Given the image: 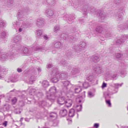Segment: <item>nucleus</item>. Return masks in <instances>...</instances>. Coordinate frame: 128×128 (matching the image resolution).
<instances>
[{
  "mask_svg": "<svg viewBox=\"0 0 128 128\" xmlns=\"http://www.w3.org/2000/svg\"><path fill=\"white\" fill-rule=\"evenodd\" d=\"M12 46H11V48L9 50V52L8 53L2 54L1 52L0 54V60L1 61H3L6 60L8 59L10 60H13L15 58V50L12 49Z\"/></svg>",
  "mask_w": 128,
  "mask_h": 128,
  "instance_id": "f257e3e1",
  "label": "nucleus"
},
{
  "mask_svg": "<svg viewBox=\"0 0 128 128\" xmlns=\"http://www.w3.org/2000/svg\"><path fill=\"white\" fill-rule=\"evenodd\" d=\"M63 88L61 91L62 95H67L72 91L71 88L72 85L68 80L62 82Z\"/></svg>",
  "mask_w": 128,
  "mask_h": 128,
  "instance_id": "f03ea898",
  "label": "nucleus"
},
{
  "mask_svg": "<svg viewBox=\"0 0 128 128\" xmlns=\"http://www.w3.org/2000/svg\"><path fill=\"white\" fill-rule=\"evenodd\" d=\"M17 47V49L15 52V54L16 52H18L22 56H30L32 53V51L30 49H28L26 47H24L22 45H20Z\"/></svg>",
  "mask_w": 128,
  "mask_h": 128,
  "instance_id": "7ed1b4c3",
  "label": "nucleus"
},
{
  "mask_svg": "<svg viewBox=\"0 0 128 128\" xmlns=\"http://www.w3.org/2000/svg\"><path fill=\"white\" fill-rule=\"evenodd\" d=\"M58 93L56 92V88L55 86L51 87L48 92L46 93L47 98L50 100H53L57 96Z\"/></svg>",
  "mask_w": 128,
  "mask_h": 128,
  "instance_id": "20e7f679",
  "label": "nucleus"
},
{
  "mask_svg": "<svg viewBox=\"0 0 128 128\" xmlns=\"http://www.w3.org/2000/svg\"><path fill=\"white\" fill-rule=\"evenodd\" d=\"M50 81L53 83H56L59 80V75L58 69L55 68L53 70L51 73Z\"/></svg>",
  "mask_w": 128,
  "mask_h": 128,
  "instance_id": "39448f33",
  "label": "nucleus"
},
{
  "mask_svg": "<svg viewBox=\"0 0 128 128\" xmlns=\"http://www.w3.org/2000/svg\"><path fill=\"white\" fill-rule=\"evenodd\" d=\"M21 41V36L20 35H17L14 37L13 40V42L16 44V45H11L10 46V48H11V46H13L12 49L15 50V52L16 51V50L17 49V47L20 45H22L20 43Z\"/></svg>",
  "mask_w": 128,
  "mask_h": 128,
  "instance_id": "423d86ee",
  "label": "nucleus"
},
{
  "mask_svg": "<svg viewBox=\"0 0 128 128\" xmlns=\"http://www.w3.org/2000/svg\"><path fill=\"white\" fill-rule=\"evenodd\" d=\"M24 74L26 76H28V78L26 80L28 83L30 84H32L36 78L35 76L34 75V74H30V71L27 70L25 71Z\"/></svg>",
  "mask_w": 128,
  "mask_h": 128,
  "instance_id": "0eeeda50",
  "label": "nucleus"
},
{
  "mask_svg": "<svg viewBox=\"0 0 128 128\" xmlns=\"http://www.w3.org/2000/svg\"><path fill=\"white\" fill-rule=\"evenodd\" d=\"M61 37L64 40H68L70 42H74L77 40V38L73 34L70 35L68 36V35L67 34L63 33L62 34Z\"/></svg>",
  "mask_w": 128,
  "mask_h": 128,
  "instance_id": "6e6552de",
  "label": "nucleus"
},
{
  "mask_svg": "<svg viewBox=\"0 0 128 128\" xmlns=\"http://www.w3.org/2000/svg\"><path fill=\"white\" fill-rule=\"evenodd\" d=\"M28 90L29 92V94L31 95H34L36 94L38 96H41L42 95V94L40 92H38V94H37L38 92V90H36L35 88H33L32 87H30L28 88Z\"/></svg>",
  "mask_w": 128,
  "mask_h": 128,
  "instance_id": "1a4fd4ad",
  "label": "nucleus"
},
{
  "mask_svg": "<svg viewBox=\"0 0 128 128\" xmlns=\"http://www.w3.org/2000/svg\"><path fill=\"white\" fill-rule=\"evenodd\" d=\"M23 12L22 11H19L18 13L17 17L18 19V21H16V23H14V24L17 25H19L21 23L20 22H22L23 20H24V18L22 17L23 16Z\"/></svg>",
  "mask_w": 128,
  "mask_h": 128,
  "instance_id": "9d476101",
  "label": "nucleus"
},
{
  "mask_svg": "<svg viewBox=\"0 0 128 128\" xmlns=\"http://www.w3.org/2000/svg\"><path fill=\"white\" fill-rule=\"evenodd\" d=\"M75 18L74 16L72 15H70L69 17V15L66 14L63 16L64 19L65 20H67L69 24H71L72 22Z\"/></svg>",
  "mask_w": 128,
  "mask_h": 128,
  "instance_id": "9b49d317",
  "label": "nucleus"
},
{
  "mask_svg": "<svg viewBox=\"0 0 128 128\" xmlns=\"http://www.w3.org/2000/svg\"><path fill=\"white\" fill-rule=\"evenodd\" d=\"M94 73L98 75L101 74L104 72V70L102 67L99 66H96L93 69Z\"/></svg>",
  "mask_w": 128,
  "mask_h": 128,
  "instance_id": "f8f14e48",
  "label": "nucleus"
},
{
  "mask_svg": "<svg viewBox=\"0 0 128 128\" xmlns=\"http://www.w3.org/2000/svg\"><path fill=\"white\" fill-rule=\"evenodd\" d=\"M120 12H118L116 16V17L118 18V20H121L122 19L123 16L124 15V8H120Z\"/></svg>",
  "mask_w": 128,
  "mask_h": 128,
  "instance_id": "ddd939ff",
  "label": "nucleus"
},
{
  "mask_svg": "<svg viewBox=\"0 0 128 128\" xmlns=\"http://www.w3.org/2000/svg\"><path fill=\"white\" fill-rule=\"evenodd\" d=\"M95 13L96 14L97 16L100 17L101 20L100 21L101 22H103L102 20H104L106 17V15L105 13L103 12H102L100 10H98L95 11Z\"/></svg>",
  "mask_w": 128,
  "mask_h": 128,
  "instance_id": "4468645a",
  "label": "nucleus"
},
{
  "mask_svg": "<svg viewBox=\"0 0 128 128\" xmlns=\"http://www.w3.org/2000/svg\"><path fill=\"white\" fill-rule=\"evenodd\" d=\"M85 8L83 9V14H85V16H86L87 15V11L88 12H94V11L95 10L94 8H93L91 9V7H89L87 5L85 6Z\"/></svg>",
  "mask_w": 128,
  "mask_h": 128,
  "instance_id": "2eb2a0df",
  "label": "nucleus"
},
{
  "mask_svg": "<svg viewBox=\"0 0 128 128\" xmlns=\"http://www.w3.org/2000/svg\"><path fill=\"white\" fill-rule=\"evenodd\" d=\"M56 3V0H44L43 2L44 4L50 6L54 5Z\"/></svg>",
  "mask_w": 128,
  "mask_h": 128,
  "instance_id": "dca6fc26",
  "label": "nucleus"
},
{
  "mask_svg": "<svg viewBox=\"0 0 128 128\" xmlns=\"http://www.w3.org/2000/svg\"><path fill=\"white\" fill-rule=\"evenodd\" d=\"M72 86L71 88L72 91L71 92L74 91L75 93H78L81 91L82 88L80 86L76 85L74 86L72 85Z\"/></svg>",
  "mask_w": 128,
  "mask_h": 128,
  "instance_id": "f3484780",
  "label": "nucleus"
},
{
  "mask_svg": "<svg viewBox=\"0 0 128 128\" xmlns=\"http://www.w3.org/2000/svg\"><path fill=\"white\" fill-rule=\"evenodd\" d=\"M56 97L58 98L57 100V102L59 104L62 105L65 103L66 99L64 96L60 97V96H57Z\"/></svg>",
  "mask_w": 128,
  "mask_h": 128,
  "instance_id": "a211bd4d",
  "label": "nucleus"
},
{
  "mask_svg": "<svg viewBox=\"0 0 128 128\" xmlns=\"http://www.w3.org/2000/svg\"><path fill=\"white\" fill-rule=\"evenodd\" d=\"M85 91H84L80 96L76 98V101L77 102L80 103L81 102H84V98L85 97Z\"/></svg>",
  "mask_w": 128,
  "mask_h": 128,
  "instance_id": "6ab92c4d",
  "label": "nucleus"
},
{
  "mask_svg": "<svg viewBox=\"0 0 128 128\" xmlns=\"http://www.w3.org/2000/svg\"><path fill=\"white\" fill-rule=\"evenodd\" d=\"M128 38V35H124L122 36V38L120 40H118L116 42V44H121L122 43L124 42V40H126Z\"/></svg>",
  "mask_w": 128,
  "mask_h": 128,
  "instance_id": "aec40b11",
  "label": "nucleus"
},
{
  "mask_svg": "<svg viewBox=\"0 0 128 128\" xmlns=\"http://www.w3.org/2000/svg\"><path fill=\"white\" fill-rule=\"evenodd\" d=\"M59 79L62 80L66 79L68 77V74L66 72H62L60 73H59Z\"/></svg>",
  "mask_w": 128,
  "mask_h": 128,
  "instance_id": "412c9836",
  "label": "nucleus"
},
{
  "mask_svg": "<svg viewBox=\"0 0 128 128\" xmlns=\"http://www.w3.org/2000/svg\"><path fill=\"white\" fill-rule=\"evenodd\" d=\"M36 23L38 26L40 27L44 25V20L42 18H39L37 20Z\"/></svg>",
  "mask_w": 128,
  "mask_h": 128,
  "instance_id": "4be33fe9",
  "label": "nucleus"
},
{
  "mask_svg": "<svg viewBox=\"0 0 128 128\" xmlns=\"http://www.w3.org/2000/svg\"><path fill=\"white\" fill-rule=\"evenodd\" d=\"M88 60H92L95 62H98L100 60V58L98 56L94 55L88 58Z\"/></svg>",
  "mask_w": 128,
  "mask_h": 128,
  "instance_id": "5701e85b",
  "label": "nucleus"
},
{
  "mask_svg": "<svg viewBox=\"0 0 128 128\" xmlns=\"http://www.w3.org/2000/svg\"><path fill=\"white\" fill-rule=\"evenodd\" d=\"M114 2L116 5L120 6L125 5L126 4L124 0H114Z\"/></svg>",
  "mask_w": 128,
  "mask_h": 128,
  "instance_id": "b1692460",
  "label": "nucleus"
},
{
  "mask_svg": "<svg viewBox=\"0 0 128 128\" xmlns=\"http://www.w3.org/2000/svg\"><path fill=\"white\" fill-rule=\"evenodd\" d=\"M45 13L46 15L48 17H50L54 14V12L50 9H48L45 11Z\"/></svg>",
  "mask_w": 128,
  "mask_h": 128,
  "instance_id": "393cba45",
  "label": "nucleus"
},
{
  "mask_svg": "<svg viewBox=\"0 0 128 128\" xmlns=\"http://www.w3.org/2000/svg\"><path fill=\"white\" fill-rule=\"evenodd\" d=\"M54 47L57 49H58L62 48V45L59 42L55 41L53 43Z\"/></svg>",
  "mask_w": 128,
  "mask_h": 128,
  "instance_id": "a878e982",
  "label": "nucleus"
},
{
  "mask_svg": "<svg viewBox=\"0 0 128 128\" xmlns=\"http://www.w3.org/2000/svg\"><path fill=\"white\" fill-rule=\"evenodd\" d=\"M79 44H75L72 47V49L77 52H79L82 51Z\"/></svg>",
  "mask_w": 128,
  "mask_h": 128,
  "instance_id": "bb28decb",
  "label": "nucleus"
},
{
  "mask_svg": "<svg viewBox=\"0 0 128 128\" xmlns=\"http://www.w3.org/2000/svg\"><path fill=\"white\" fill-rule=\"evenodd\" d=\"M96 30L99 33H104L106 31L104 27L102 25L97 26L96 28Z\"/></svg>",
  "mask_w": 128,
  "mask_h": 128,
  "instance_id": "cd10ccee",
  "label": "nucleus"
},
{
  "mask_svg": "<svg viewBox=\"0 0 128 128\" xmlns=\"http://www.w3.org/2000/svg\"><path fill=\"white\" fill-rule=\"evenodd\" d=\"M80 70L77 68H73L71 72L72 75H78L80 74Z\"/></svg>",
  "mask_w": 128,
  "mask_h": 128,
  "instance_id": "c85d7f7f",
  "label": "nucleus"
},
{
  "mask_svg": "<svg viewBox=\"0 0 128 128\" xmlns=\"http://www.w3.org/2000/svg\"><path fill=\"white\" fill-rule=\"evenodd\" d=\"M0 2H4L8 6H12L13 2V1L12 0H0Z\"/></svg>",
  "mask_w": 128,
  "mask_h": 128,
  "instance_id": "c756f323",
  "label": "nucleus"
},
{
  "mask_svg": "<svg viewBox=\"0 0 128 128\" xmlns=\"http://www.w3.org/2000/svg\"><path fill=\"white\" fill-rule=\"evenodd\" d=\"M57 117V114L56 112H52L50 113L48 116V118L50 120L54 118H55Z\"/></svg>",
  "mask_w": 128,
  "mask_h": 128,
  "instance_id": "7c9ffc66",
  "label": "nucleus"
},
{
  "mask_svg": "<svg viewBox=\"0 0 128 128\" xmlns=\"http://www.w3.org/2000/svg\"><path fill=\"white\" fill-rule=\"evenodd\" d=\"M113 93L112 92L108 93V92H105L104 93V96L106 100H110L111 98L110 96L113 94Z\"/></svg>",
  "mask_w": 128,
  "mask_h": 128,
  "instance_id": "2f4dec72",
  "label": "nucleus"
},
{
  "mask_svg": "<svg viewBox=\"0 0 128 128\" xmlns=\"http://www.w3.org/2000/svg\"><path fill=\"white\" fill-rule=\"evenodd\" d=\"M73 107L77 112H78L81 110L82 108V105L81 104L79 105L78 104H74Z\"/></svg>",
  "mask_w": 128,
  "mask_h": 128,
  "instance_id": "473e14b6",
  "label": "nucleus"
},
{
  "mask_svg": "<svg viewBox=\"0 0 128 128\" xmlns=\"http://www.w3.org/2000/svg\"><path fill=\"white\" fill-rule=\"evenodd\" d=\"M118 29L127 30L128 29V23H126L124 25H120L118 26Z\"/></svg>",
  "mask_w": 128,
  "mask_h": 128,
  "instance_id": "72a5a7b5",
  "label": "nucleus"
},
{
  "mask_svg": "<svg viewBox=\"0 0 128 128\" xmlns=\"http://www.w3.org/2000/svg\"><path fill=\"white\" fill-rule=\"evenodd\" d=\"M65 104L66 106L68 108L70 107L72 104V100L70 99H66Z\"/></svg>",
  "mask_w": 128,
  "mask_h": 128,
  "instance_id": "f704fd0d",
  "label": "nucleus"
},
{
  "mask_svg": "<svg viewBox=\"0 0 128 128\" xmlns=\"http://www.w3.org/2000/svg\"><path fill=\"white\" fill-rule=\"evenodd\" d=\"M60 115L62 117H64L66 116L67 114V110L64 108H63L60 110Z\"/></svg>",
  "mask_w": 128,
  "mask_h": 128,
  "instance_id": "c9c22d12",
  "label": "nucleus"
},
{
  "mask_svg": "<svg viewBox=\"0 0 128 128\" xmlns=\"http://www.w3.org/2000/svg\"><path fill=\"white\" fill-rule=\"evenodd\" d=\"M46 48L41 47H37L34 49V51H38L42 52L46 51Z\"/></svg>",
  "mask_w": 128,
  "mask_h": 128,
  "instance_id": "e433bc0d",
  "label": "nucleus"
},
{
  "mask_svg": "<svg viewBox=\"0 0 128 128\" xmlns=\"http://www.w3.org/2000/svg\"><path fill=\"white\" fill-rule=\"evenodd\" d=\"M42 34V31L40 30H37L35 32L36 36L38 38H40L41 37Z\"/></svg>",
  "mask_w": 128,
  "mask_h": 128,
  "instance_id": "4c0bfd02",
  "label": "nucleus"
},
{
  "mask_svg": "<svg viewBox=\"0 0 128 128\" xmlns=\"http://www.w3.org/2000/svg\"><path fill=\"white\" fill-rule=\"evenodd\" d=\"M60 65L64 66H66L68 65V63L64 60H61L59 63Z\"/></svg>",
  "mask_w": 128,
  "mask_h": 128,
  "instance_id": "58836bf2",
  "label": "nucleus"
},
{
  "mask_svg": "<svg viewBox=\"0 0 128 128\" xmlns=\"http://www.w3.org/2000/svg\"><path fill=\"white\" fill-rule=\"evenodd\" d=\"M31 24L29 23L26 22H23L22 24L21 27L22 28H26L29 27L31 26Z\"/></svg>",
  "mask_w": 128,
  "mask_h": 128,
  "instance_id": "ea45409f",
  "label": "nucleus"
},
{
  "mask_svg": "<svg viewBox=\"0 0 128 128\" xmlns=\"http://www.w3.org/2000/svg\"><path fill=\"white\" fill-rule=\"evenodd\" d=\"M79 45L82 50L84 49L86 47V44L84 42H81Z\"/></svg>",
  "mask_w": 128,
  "mask_h": 128,
  "instance_id": "a19ab883",
  "label": "nucleus"
},
{
  "mask_svg": "<svg viewBox=\"0 0 128 128\" xmlns=\"http://www.w3.org/2000/svg\"><path fill=\"white\" fill-rule=\"evenodd\" d=\"M75 114V110L73 108L70 110L68 114L70 117H72L74 116Z\"/></svg>",
  "mask_w": 128,
  "mask_h": 128,
  "instance_id": "79ce46f5",
  "label": "nucleus"
},
{
  "mask_svg": "<svg viewBox=\"0 0 128 128\" xmlns=\"http://www.w3.org/2000/svg\"><path fill=\"white\" fill-rule=\"evenodd\" d=\"M42 84V86L44 88H46L49 85L48 82L46 80H44Z\"/></svg>",
  "mask_w": 128,
  "mask_h": 128,
  "instance_id": "37998d69",
  "label": "nucleus"
},
{
  "mask_svg": "<svg viewBox=\"0 0 128 128\" xmlns=\"http://www.w3.org/2000/svg\"><path fill=\"white\" fill-rule=\"evenodd\" d=\"M6 24V22L2 19H0V27H3L5 26Z\"/></svg>",
  "mask_w": 128,
  "mask_h": 128,
  "instance_id": "c03bdc74",
  "label": "nucleus"
},
{
  "mask_svg": "<svg viewBox=\"0 0 128 128\" xmlns=\"http://www.w3.org/2000/svg\"><path fill=\"white\" fill-rule=\"evenodd\" d=\"M39 106L40 107H43L46 105L47 103L46 102L44 101L40 102L38 103Z\"/></svg>",
  "mask_w": 128,
  "mask_h": 128,
  "instance_id": "a18cd8bd",
  "label": "nucleus"
},
{
  "mask_svg": "<svg viewBox=\"0 0 128 128\" xmlns=\"http://www.w3.org/2000/svg\"><path fill=\"white\" fill-rule=\"evenodd\" d=\"M86 79L89 82H92L94 80V78L93 75H90Z\"/></svg>",
  "mask_w": 128,
  "mask_h": 128,
  "instance_id": "49530a36",
  "label": "nucleus"
},
{
  "mask_svg": "<svg viewBox=\"0 0 128 128\" xmlns=\"http://www.w3.org/2000/svg\"><path fill=\"white\" fill-rule=\"evenodd\" d=\"M60 29V26L56 25L54 27V31L55 32H57Z\"/></svg>",
  "mask_w": 128,
  "mask_h": 128,
  "instance_id": "de8ad7c7",
  "label": "nucleus"
},
{
  "mask_svg": "<svg viewBox=\"0 0 128 128\" xmlns=\"http://www.w3.org/2000/svg\"><path fill=\"white\" fill-rule=\"evenodd\" d=\"M95 94L91 91H89L88 93V97L91 98L94 97V96Z\"/></svg>",
  "mask_w": 128,
  "mask_h": 128,
  "instance_id": "09e8293b",
  "label": "nucleus"
},
{
  "mask_svg": "<svg viewBox=\"0 0 128 128\" xmlns=\"http://www.w3.org/2000/svg\"><path fill=\"white\" fill-rule=\"evenodd\" d=\"M7 34V33L6 31H3L0 34L1 37L2 38H5L6 37Z\"/></svg>",
  "mask_w": 128,
  "mask_h": 128,
  "instance_id": "8fccbe9b",
  "label": "nucleus"
},
{
  "mask_svg": "<svg viewBox=\"0 0 128 128\" xmlns=\"http://www.w3.org/2000/svg\"><path fill=\"white\" fill-rule=\"evenodd\" d=\"M10 81H8V82H15L17 81V80L16 78H10Z\"/></svg>",
  "mask_w": 128,
  "mask_h": 128,
  "instance_id": "3c124183",
  "label": "nucleus"
},
{
  "mask_svg": "<svg viewBox=\"0 0 128 128\" xmlns=\"http://www.w3.org/2000/svg\"><path fill=\"white\" fill-rule=\"evenodd\" d=\"M82 86L86 88H87L89 86L88 83L87 82H85L83 84H82Z\"/></svg>",
  "mask_w": 128,
  "mask_h": 128,
  "instance_id": "603ef678",
  "label": "nucleus"
},
{
  "mask_svg": "<svg viewBox=\"0 0 128 128\" xmlns=\"http://www.w3.org/2000/svg\"><path fill=\"white\" fill-rule=\"evenodd\" d=\"M114 56L117 59H118L121 58L122 54L120 53H117L115 54V55H114Z\"/></svg>",
  "mask_w": 128,
  "mask_h": 128,
  "instance_id": "864d4df0",
  "label": "nucleus"
},
{
  "mask_svg": "<svg viewBox=\"0 0 128 128\" xmlns=\"http://www.w3.org/2000/svg\"><path fill=\"white\" fill-rule=\"evenodd\" d=\"M106 104L108 105V107H111V104L110 100H106Z\"/></svg>",
  "mask_w": 128,
  "mask_h": 128,
  "instance_id": "5fc2aeb1",
  "label": "nucleus"
},
{
  "mask_svg": "<svg viewBox=\"0 0 128 128\" xmlns=\"http://www.w3.org/2000/svg\"><path fill=\"white\" fill-rule=\"evenodd\" d=\"M17 99L16 98H14L11 100L12 103V104H14L16 102Z\"/></svg>",
  "mask_w": 128,
  "mask_h": 128,
  "instance_id": "6e6d98bb",
  "label": "nucleus"
},
{
  "mask_svg": "<svg viewBox=\"0 0 128 128\" xmlns=\"http://www.w3.org/2000/svg\"><path fill=\"white\" fill-rule=\"evenodd\" d=\"M117 78V75L116 74H114L112 76L110 79L111 80H116Z\"/></svg>",
  "mask_w": 128,
  "mask_h": 128,
  "instance_id": "4d7b16f0",
  "label": "nucleus"
},
{
  "mask_svg": "<svg viewBox=\"0 0 128 128\" xmlns=\"http://www.w3.org/2000/svg\"><path fill=\"white\" fill-rule=\"evenodd\" d=\"M122 84H114V86L116 88H118V87H120L122 86Z\"/></svg>",
  "mask_w": 128,
  "mask_h": 128,
  "instance_id": "13d9d810",
  "label": "nucleus"
},
{
  "mask_svg": "<svg viewBox=\"0 0 128 128\" xmlns=\"http://www.w3.org/2000/svg\"><path fill=\"white\" fill-rule=\"evenodd\" d=\"M43 38L44 39L48 41L49 40L50 38L46 35L45 34L43 36Z\"/></svg>",
  "mask_w": 128,
  "mask_h": 128,
  "instance_id": "bf43d9fd",
  "label": "nucleus"
},
{
  "mask_svg": "<svg viewBox=\"0 0 128 128\" xmlns=\"http://www.w3.org/2000/svg\"><path fill=\"white\" fill-rule=\"evenodd\" d=\"M68 58H69L71 57V54L70 52H68L66 54Z\"/></svg>",
  "mask_w": 128,
  "mask_h": 128,
  "instance_id": "052dcab7",
  "label": "nucleus"
},
{
  "mask_svg": "<svg viewBox=\"0 0 128 128\" xmlns=\"http://www.w3.org/2000/svg\"><path fill=\"white\" fill-rule=\"evenodd\" d=\"M14 112L16 114H19L21 112L20 111L19 109H16L15 110Z\"/></svg>",
  "mask_w": 128,
  "mask_h": 128,
  "instance_id": "680f3d73",
  "label": "nucleus"
},
{
  "mask_svg": "<svg viewBox=\"0 0 128 128\" xmlns=\"http://www.w3.org/2000/svg\"><path fill=\"white\" fill-rule=\"evenodd\" d=\"M7 70V69L4 68H2L1 69V72H6V71Z\"/></svg>",
  "mask_w": 128,
  "mask_h": 128,
  "instance_id": "e2e57ef3",
  "label": "nucleus"
},
{
  "mask_svg": "<svg viewBox=\"0 0 128 128\" xmlns=\"http://www.w3.org/2000/svg\"><path fill=\"white\" fill-rule=\"evenodd\" d=\"M7 123L8 122L7 121H4V122L2 123V125L4 127H6L7 126Z\"/></svg>",
  "mask_w": 128,
  "mask_h": 128,
  "instance_id": "0e129e2a",
  "label": "nucleus"
},
{
  "mask_svg": "<svg viewBox=\"0 0 128 128\" xmlns=\"http://www.w3.org/2000/svg\"><path fill=\"white\" fill-rule=\"evenodd\" d=\"M58 122L57 121H55L54 122L53 124V125L54 126H57L58 124Z\"/></svg>",
  "mask_w": 128,
  "mask_h": 128,
  "instance_id": "69168bd1",
  "label": "nucleus"
},
{
  "mask_svg": "<svg viewBox=\"0 0 128 128\" xmlns=\"http://www.w3.org/2000/svg\"><path fill=\"white\" fill-rule=\"evenodd\" d=\"M99 126V124L98 123H95L94 126V127L95 128H98Z\"/></svg>",
  "mask_w": 128,
  "mask_h": 128,
  "instance_id": "338daca9",
  "label": "nucleus"
},
{
  "mask_svg": "<svg viewBox=\"0 0 128 128\" xmlns=\"http://www.w3.org/2000/svg\"><path fill=\"white\" fill-rule=\"evenodd\" d=\"M106 86L107 84L106 83H105L104 82L102 86V88H104L106 87Z\"/></svg>",
  "mask_w": 128,
  "mask_h": 128,
  "instance_id": "774afa93",
  "label": "nucleus"
}]
</instances>
